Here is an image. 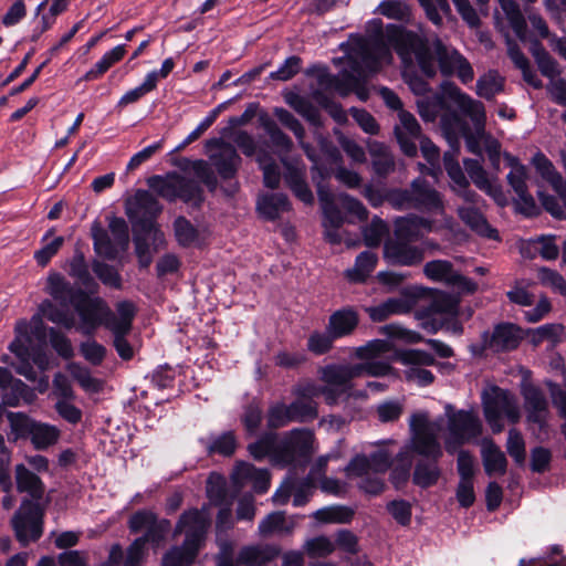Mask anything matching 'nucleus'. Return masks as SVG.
<instances>
[{"label":"nucleus","instance_id":"obj_1","mask_svg":"<svg viewBox=\"0 0 566 566\" xmlns=\"http://www.w3.org/2000/svg\"><path fill=\"white\" fill-rule=\"evenodd\" d=\"M388 42L395 48L402 62L411 63L412 56L421 71L429 77L437 73L436 61L444 75H455L463 84L471 83L474 71L470 62L455 49L444 45L439 39L429 46L423 39L412 32L392 29Z\"/></svg>","mask_w":566,"mask_h":566},{"label":"nucleus","instance_id":"obj_2","mask_svg":"<svg viewBox=\"0 0 566 566\" xmlns=\"http://www.w3.org/2000/svg\"><path fill=\"white\" fill-rule=\"evenodd\" d=\"M443 424L444 420L442 418L431 421L427 412H416L410 417L409 449L432 460L419 461L415 467L412 480L420 488L426 489L434 485L441 475L437 461L442 457L439 433Z\"/></svg>","mask_w":566,"mask_h":566},{"label":"nucleus","instance_id":"obj_3","mask_svg":"<svg viewBox=\"0 0 566 566\" xmlns=\"http://www.w3.org/2000/svg\"><path fill=\"white\" fill-rule=\"evenodd\" d=\"M17 491L28 494L12 517V526L17 538L25 546L36 541L42 534V510L38 503L45 493V485L38 474L20 463L14 467Z\"/></svg>","mask_w":566,"mask_h":566},{"label":"nucleus","instance_id":"obj_4","mask_svg":"<svg viewBox=\"0 0 566 566\" xmlns=\"http://www.w3.org/2000/svg\"><path fill=\"white\" fill-rule=\"evenodd\" d=\"M446 94L464 115L470 117L473 124V132L462 128L468 149L473 154H480V143H484L490 160L493 165L497 166L500 161V144L485 133L486 115L484 105L452 84L446 87Z\"/></svg>","mask_w":566,"mask_h":566},{"label":"nucleus","instance_id":"obj_5","mask_svg":"<svg viewBox=\"0 0 566 566\" xmlns=\"http://www.w3.org/2000/svg\"><path fill=\"white\" fill-rule=\"evenodd\" d=\"M389 203L399 210L415 209L443 217L444 227L451 229L453 220L444 216L442 196L422 178L415 179L410 189L394 190L388 195Z\"/></svg>","mask_w":566,"mask_h":566},{"label":"nucleus","instance_id":"obj_6","mask_svg":"<svg viewBox=\"0 0 566 566\" xmlns=\"http://www.w3.org/2000/svg\"><path fill=\"white\" fill-rule=\"evenodd\" d=\"M15 339L10 344V350L18 357L19 364L14 367L17 373L29 380H35L36 374L30 365L32 360L41 370L49 367V356L40 343L30 332L25 321H21L15 327ZM45 342L43 343V345Z\"/></svg>","mask_w":566,"mask_h":566},{"label":"nucleus","instance_id":"obj_7","mask_svg":"<svg viewBox=\"0 0 566 566\" xmlns=\"http://www.w3.org/2000/svg\"><path fill=\"white\" fill-rule=\"evenodd\" d=\"M447 432L444 448L447 452L454 453L464 443L479 437L482 432V423L479 416L471 410H453L446 407Z\"/></svg>","mask_w":566,"mask_h":566},{"label":"nucleus","instance_id":"obj_8","mask_svg":"<svg viewBox=\"0 0 566 566\" xmlns=\"http://www.w3.org/2000/svg\"><path fill=\"white\" fill-rule=\"evenodd\" d=\"M293 394L295 400L290 405V411L295 421L304 422L314 419L317 416V406L315 397L324 396L327 405L334 406L339 402L340 391L329 387H319L314 382H304L298 385Z\"/></svg>","mask_w":566,"mask_h":566},{"label":"nucleus","instance_id":"obj_9","mask_svg":"<svg viewBox=\"0 0 566 566\" xmlns=\"http://www.w3.org/2000/svg\"><path fill=\"white\" fill-rule=\"evenodd\" d=\"M484 416L493 432L504 429L503 418L515 423L521 418L517 399L507 390L494 388L484 399Z\"/></svg>","mask_w":566,"mask_h":566},{"label":"nucleus","instance_id":"obj_10","mask_svg":"<svg viewBox=\"0 0 566 566\" xmlns=\"http://www.w3.org/2000/svg\"><path fill=\"white\" fill-rule=\"evenodd\" d=\"M352 57L359 64V67L366 72H376L382 65L390 64L392 55L388 44L381 36L375 35L369 39H359L355 43Z\"/></svg>","mask_w":566,"mask_h":566},{"label":"nucleus","instance_id":"obj_11","mask_svg":"<svg viewBox=\"0 0 566 566\" xmlns=\"http://www.w3.org/2000/svg\"><path fill=\"white\" fill-rule=\"evenodd\" d=\"M395 358L407 366L405 378L407 381L415 382L418 386H428L433 382V374L422 368V366H431L434 364V357L424 350L406 349L397 352Z\"/></svg>","mask_w":566,"mask_h":566},{"label":"nucleus","instance_id":"obj_12","mask_svg":"<svg viewBox=\"0 0 566 566\" xmlns=\"http://www.w3.org/2000/svg\"><path fill=\"white\" fill-rule=\"evenodd\" d=\"M209 525L210 514L207 509H192L180 516L175 528V535L185 534V542L187 545H192L200 549L206 538Z\"/></svg>","mask_w":566,"mask_h":566},{"label":"nucleus","instance_id":"obj_13","mask_svg":"<svg viewBox=\"0 0 566 566\" xmlns=\"http://www.w3.org/2000/svg\"><path fill=\"white\" fill-rule=\"evenodd\" d=\"M390 347V344L386 340L374 339L365 346L357 348L356 356L366 360L364 363L355 364L356 368L359 369V377H381L390 374L391 366L388 363L371 359L379 354L389 352Z\"/></svg>","mask_w":566,"mask_h":566},{"label":"nucleus","instance_id":"obj_14","mask_svg":"<svg viewBox=\"0 0 566 566\" xmlns=\"http://www.w3.org/2000/svg\"><path fill=\"white\" fill-rule=\"evenodd\" d=\"M317 196L324 214L325 238L331 243H339L343 240L339 229L345 222V218L335 203V195L318 182Z\"/></svg>","mask_w":566,"mask_h":566},{"label":"nucleus","instance_id":"obj_15","mask_svg":"<svg viewBox=\"0 0 566 566\" xmlns=\"http://www.w3.org/2000/svg\"><path fill=\"white\" fill-rule=\"evenodd\" d=\"M46 317L52 323L61 325L71 329L75 325L74 315L65 308L56 307L51 301H43L39 307V313L35 314L27 324L31 334L40 342H45V327L42 317Z\"/></svg>","mask_w":566,"mask_h":566},{"label":"nucleus","instance_id":"obj_16","mask_svg":"<svg viewBox=\"0 0 566 566\" xmlns=\"http://www.w3.org/2000/svg\"><path fill=\"white\" fill-rule=\"evenodd\" d=\"M206 148L212 165L216 167L221 178H232L241 164V158L235 148L217 138L207 140Z\"/></svg>","mask_w":566,"mask_h":566},{"label":"nucleus","instance_id":"obj_17","mask_svg":"<svg viewBox=\"0 0 566 566\" xmlns=\"http://www.w3.org/2000/svg\"><path fill=\"white\" fill-rule=\"evenodd\" d=\"M74 307L81 318L78 329L84 334H91L101 324L106 326V321L111 317L109 307L99 297L83 296Z\"/></svg>","mask_w":566,"mask_h":566},{"label":"nucleus","instance_id":"obj_18","mask_svg":"<svg viewBox=\"0 0 566 566\" xmlns=\"http://www.w3.org/2000/svg\"><path fill=\"white\" fill-rule=\"evenodd\" d=\"M313 434L308 430H293L289 438L279 444L280 452L275 454L277 464H291L298 458H307L311 454Z\"/></svg>","mask_w":566,"mask_h":566},{"label":"nucleus","instance_id":"obj_19","mask_svg":"<svg viewBox=\"0 0 566 566\" xmlns=\"http://www.w3.org/2000/svg\"><path fill=\"white\" fill-rule=\"evenodd\" d=\"M358 368H356L355 364H344V365H328L322 368L321 378L325 384L324 387L334 388L337 391H340L339 400L345 397L346 400H349L354 394L352 390L350 381L354 378L359 377Z\"/></svg>","mask_w":566,"mask_h":566},{"label":"nucleus","instance_id":"obj_20","mask_svg":"<svg viewBox=\"0 0 566 566\" xmlns=\"http://www.w3.org/2000/svg\"><path fill=\"white\" fill-rule=\"evenodd\" d=\"M406 239H388L384 245V258L388 263L402 266H411L423 260V250L417 245L410 244Z\"/></svg>","mask_w":566,"mask_h":566},{"label":"nucleus","instance_id":"obj_21","mask_svg":"<svg viewBox=\"0 0 566 566\" xmlns=\"http://www.w3.org/2000/svg\"><path fill=\"white\" fill-rule=\"evenodd\" d=\"M398 119L399 122L395 126V135L400 148L407 156H415L417 154L416 140L421 138L420 125L416 117L405 109H400Z\"/></svg>","mask_w":566,"mask_h":566},{"label":"nucleus","instance_id":"obj_22","mask_svg":"<svg viewBox=\"0 0 566 566\" xmlns=\"http://www.w3.org/2000/svg\"><path fill=\"white\" fill-rule=\"evenodd\" d=\"M521 342L518 328L513 324H500L492 334L483 335V349L492 352H507L515 349Z\"/></svg>","mask_w":566,"mask_h":566},{"label":"nucleus","instance_id":"obj_23","mask_svg":"<svg viewBox=\"0 0 566 566\" xmlns=\"http://www.w3.org/2000/svg\"><path fill=\"white\" fill-rule=\"evenodd\" d=\"M437 229L433 220L417 214H408L395 220L394 234L398 239L416 241L424 233L437 231Z\"/></svg>","mask_w":566,"mask_h":566},{"label":"nucleus","instance_id":"obj_24","mask_svg":"<svg viewBox=\"0 0 566 566\" xmlns=\"http://www.w3.org/2000/svg\"><path fill=\"white\" fill-rule=\"evenodd\" d=\"M464 168L472 182L486 195L491 196L499 205L503 206L506 198L501 186L495 179H491L482 165L475 159L464 160Z\"/></svg>","mask_w":566,"mask_h":566},{"label":"nucleus","instance_id":"obj_25","mask_svg":"<svg viewBox=\"0 0 566 566\" xmlns=\"http://www.w3.org/2000/svg\"><path fill=\"white\" fill-rule=\"evenodd\" d=\"M507 182L516 195V205L525 216H533L536 212V203L527 188V168L517 167L507 175Z\"/></svg>","mask_w":566,"mask_h":566},{"label":"nucleus","instance_id":"obj_26","mask_svg":"<svg viewBox=\"0 0 566 566\" xmlns=\"http://www.w3.org/2000/svg\"><path fill=\"white\" fill-rule=\"evenodd\" d=\"M232 481L238 489L251 482L258 493H264L270 486V474L265 469H256L250 463L240 462L233 470Z\"/></svg>","mask_w":566,"mask_h":566},{"label":"nucleus","instance_id":"obj_27","mask_svg":"<svg viewBox=\"0 0 566 566\" xmlns=\"http://www.w3.org/2000/svg\"><path fill=\"white\" fill-rule=\"evenodd\" d=\"M527 421L544 428L548 416V401L544 392L532 385L523 389Z\"/></svg>","mask_w":566,"mask_h":566},{"label":"nucleus","instance_id":"obj_28","mask_svg":"<svg viewBox=\"0 0 566 566\" xmlns=\"http://www.w3.org/2000/svg\"><path fill=\"white\" fill-rule=\"evenodd\" d=\"M413 304V300L408 296L391 297L379 305L365 307V312L371 321L382 322L391 315L408 313Z\"/></svg>","mask_w":566,"mask_h":566},{"label":"nucleus","instance_id":"obj_29","mask_svg":"<svg viewBox=\"0 0 566 566\" xmlns=\"http://www.w3.org/2000/svg\"><path fill=\"white\" fill-rule=\"evenodd\" d=\"M481 457L488 475H504L507 461L504 452L491 439H483Z\"/></svg>","mask_w":566,"mask_h":566},{"label":"nucleus","instance_id":"obj_30","mask_svg":"<svg viewBox=\"0 0 566 566\" xmlns=\"http://www.w3.org/2000/svg\"><path fill=\"white\" fill-rule=\"evenodd\" d=\"M532 164L542 178L549 182L553 189L566 202V182L555 169L553 163L543 153L538 151L534 155Z\"/></svg>","mask_w":566,"mask_h":566},{"label":"nucleus","instance_id":"obj_31","mask_svg":"<svg viewBox=\"0 0 566 566\" xmlns=\"http://www.w3.org/2000/svg\"><path fill=\"white\" fill-rule=\"evenodd\" d=\"M359 322L358 314L353 308H342L329 316L327 329L337 339L350 335Z\"/></svg>","mask_w":566,"mask_h":566},{"label":"nucleus","instance_id":"obj_32","mask_svg":"<svg viewBox=\"0 0 566 566\" xmlns=\"http://www.w3.org/2000/svg\"><path fill=\"white\" fill-rule=\"evenodd\" d=\"M296 526L295 517H286L284 512H273L265 516L259 524V534L269 536L274 533L290 535Z\"/></svg>","mask_w":566,"mask_h":566},{"label":"nucleus","instance_id":"obj_33","mask_svg":"<svg viewBox=\"0 0 566 566\" xmlns=\"http://www.w3.org/2000/svg\"><path fill=\"white\" fill-rule=\"evenodd\" d=\"M277 552L270 546H243L237 556L235 564L243 566H263L276 556Z\"/></svg>","mask_w":566,"mask_h":566},{"label":"nucleus","instance_id":"obj_34","mask_svg":"<svg viewBox=\"0 0 566 566\" xmlns=\"http://www.w3.org/2000/svg\"><path fill=\"white\" fill-rule=\"evenodd\" d=\"M459 218L474 232L480 235L495 239L497 237L496 230L492 229L483 214L473 207L458 208Z\"/></svg>","mask_w":566,"mask_h":566},{"label":"nucleus","instance_id":"obj_35","mask_svg":"<svg viewBox=\"0 0 566 566\" xmlns=\"http://www.w3.org/2000/svg\"><path fill=\"white\" fill-rule=\"evenodd\" d=\"M284 99L297 114L315 126L321 125V114L316 106L305 96L294 92L284 95Z\"/></svg>","mask_w":566,"mask_h":566},{"label":"nucleus","instance_id":"obj_36","mask_svg":"<svg viewBox=\"0 0 566 566\" xmlns=\"http://www.w3.org/2000/svg\"><path fill=\"white\" fill-rule=\"evenodd\" d=\"M258 210L266 219L273 220L290 210V202L283 193L264 195L258 199Z\"/></svg>","mask_w":566,"mask_h":566},{"label":"nucleus","instance_id":"obj_37","mask_svg":"<svg viewBox=\"0 0 566 566\" xmlns=\"http://www.w3.org/2000/svg\"><path fill=\"white\" fill-rule=\"evenodd\" d=\"M36 395L20 379H14L2 391V402L6 406L17 407L21 402L31 403Z\"/></svg>","mask_w":566,"mask_h":566},{"label":"nucleus","instance_id":"obj_38","mask_svg":"<svg viewBox=\"0 0 566 566\" xmlns=\"http://www.w3.org/2000/svg\"><path fill=\"white\" fill-rule=\"evenodd\" d=\"M45 291L54 300L63 304L73 303L74 301L75 290L70 282H67L65 277L57 272L49 274Z\"/></svg>","mask_w":566,"mask_h":566},{"label":"nucleus","instance_id":"obj_39","mask_svg":"<svg viewBox=\"0 0 566 566\" xmlns=\"http://www.w3.org/2000/svg\"><path fill=\"white\" fill-rule=\"evenodd\" d=\"M117 315L111 312L106 321V327L111 332H130L132 322L135 316V305L132 302L123 301L116 306Z\"/></svg>","mask_w":566,"mask_h":566},{"label":"nucleus","instance_id":"obj_40","mask_svg":"<svg viewBox=\"0 0 566 566\" xmlns=\"http://www.w3.org/2000/svg\"><path fill=\"white\" fill-rule=\"evenodd\" d=\"M149 187L161 198L172 201L178 198L181 187L179 175H167L166 177L154 176L148 180Z\"/></svg>","mask_w":566,"mask_h":566},{"label":"nucleus","instance_id":"obj_41","mask_svg":"<svg viewBox=\"0 0 566 566\" xmlns=\"http://www.w3.org/2000/svg\"><path fill=\"white\" fill-rule=\"evenodd\" d=\"M273 114L285 127H287L290 130L294 133L295 137L298 139L301 147L304 149L306 156L312 161H315L312 147L308 144L304 143L305 129L300 123V120L296 117H294L292 113L282 107L274 108Z\"/></svg>","mask_w":566,"mask_h":566},{"label":"nucleus","instance_id":"obj_42","mask_svg":"<svg viewBox=\"0 0 566 566\" xmlns=\"http://www.w3.org/2000/svg\"><path fill=\"white\" fill-rule=\"evenodd\" d=\"M95 252L106 259H115L122 249L116 241L98 223L92 227Z\"/></svg>","mask_w":566,"mask_h":566},{"label":"nucleus","instance_id":"obj_43","mask_svg":"<svg viewBox=\"0 0 566 566\" xmlns=\"http://www.w3.org/2000/svg\"><path fill=\"white\" fill-rule=\"evenodd\" d=\"M354 510L345 505H331L313 513V518L321 523L347 524L354 517Z\"/></svg>","mask_w":566,"mask_h":566},{"label":"nucleus","instance_id":"obj_44","mask_svg":"<svg viewBox=\"0 0 566 566\" xmlns=\"http://www.w3.org/2000/svg\"><path fill=\"white\" fill-rule=\"evenodd\" d=\"M125 45L120 44L106 52L103 57L97 61L94 66L85 73L84 81H93L106 73L116 62L120 61L125 55Z\"/></svg>","mask_w":566,"mask_h":566},{"label":"nucleus","instance_id":"obj_45","mask_svg":"<svg viewBox=\"0 0 566 566\" xmlns=\"http://www.w3.org/2000/svg\"><path fill=\"white\" fill-rule=\"evenodd\" d=\"M503 12L509 20L511 28L518 39H526V21L520 10L518 4L514 0H497Z\"/></svg>","mask_w":566,"mask_h":566},{"label":"nucleus","instance_id":"obj_46","mask_svg":"<svg viewBox=\"0 0 566 566\" xmlns=\"http://www.w3.org/2000/svg\"><path fill=\"white\" fill-rule=\"evenodd\" d=\"M504 78L496 71H489L476 81V94L485 99H492L503 91Z\"/></svg>","mask_w":566,"mask_h":566},{"label":"nucleus","instance_id":"obj_47","mask_svg":"<svg viewBox=\"0 0 566 566\" xmlns=\"http://www.w3.org/2000/svg\"><path fill=\"white\" fill-rule=\"evenodd\" d=\"M30 437L34 448L41 450L54 444L60 437V431L54 426L35 421L31 427Z\"/></svg>","mask_w":566,"mask_h":566},{"label":"nucleus","instance_id":"obj_48","mask_svg":"<svg viewBox=\"0 0 566 566\" xmlns=\"http://www.w3.org/2000/svg\"><path fill=\"white\" fill-rule=\"evenodd\" d=\"M377 264V255L373 252H361L353 269L346 271V276L353 282H363L374 271Z\"/></svg>","mask_w":566,"mask_h":566},{"label":"nucleus","instance_id":"obj_49","mask_svg":"<svg viewBox=\"0 0 566 566\" xmlns=\"http://www.w3.org/2000/svg\"><path fill=\"white\" fill-rule=\"evenodd\" d=\"M198 551L199 548L184 542L181 547H174L165 554L163 566H190Z\"/></svg>","mask_w":566,"mask_h":566},{"label":"nucleus","instance_id":"obj_50","mask_svg":"<svg viewBox=\"0 0 566 566\" xmlns=\"http://www.w3.org/2000/svg\"><path fill=\"white\" fill-rule=\"evenodd\" d=\"M375 171L385 176L394 169V159L384 144L373 142L368 145Z\"/></svg>","mask_w":566,"mask_h":566},{"label":"nucleus","instance_id":"obj_51","mask_svg":"<svg viewBox=\"0 0 566 566\" xmlns=\"http://www.w3.org/2000/svg\"><path fill=\"white\" fill-rule=\"evenodd\" d=\"M423 272L430 280L444 282L447 284H451L457 274L452 264L444 260H434L428 262L423 266Z\"/></svg>","mask_w":566,"mask_h":566},{"label":"nucleus","instance_id":"obj_52","mask_svg":"<svg viewBox=\"0 0 566 566\" xmlns=\"http://www.w3.org/2000/svg\"><path fill=\"white\" fill-rule=\"evenodd\" d=\"M53 234L54 229L51 228L42 239V241L45 242L44 245L34 253V259L41 266H45L50 260L59 252L64 243L63 237H55L48 242V240L53 237Z\"/></svg>","mask_w":566,"mask_h":566},{"label":"nucleus","instance_id":"obj_53","mask_svg":"<svg viewBox=\"0 0 566 566\" xmlns=\"http://www.w3.org/2000/svg\"><path fill=\"white\" fill-rule=\"evenodd\" d=\"M157 82H158V73L156 71L149 72L146 75L144 82L139 86L126 92L120 97L118 105L126 106L128 104L137 102L144 95L154 91L157 86Z\"/></svg>","mask_w":566,"mask_h":566},{"label":"nucleus","instance_id":"obj_54","mask_svg":"<svg viewBox=\"0 0 566 566\" xmlns=\"http://www.w3.org/2000/svg\"><path fill=\"white\" fill-rule=\"evenodd\" d=\"M175 237L182 247H190L199 243L200 234L198 230L184 217L176 219L174 223Z\"/></svg>","mask_w":566,"mask_h":566},{"label":"nucleus","instance_id":"obj_55","mask_svg":"<svg viewBox=\"0 0 566 566\" xmlns=\"http://www.w3.org/2000/svg\"><path fill=\"white\" fill-rule=\"evenodd\" d=\"M377 12L388 19L407 21L410 17V7L402 0H384L379 3Z\"/></svg>","mask_w":566,"mask_h":566},{"label":"nucleus","instance_id":"obj_56","mask_svg":"<svg viewBox=\"0 0 566 566\" xmlns=\"http://www.w3.org/2000/svg\"><path fill=\"white\" fill-rule=\"evenodd\" d=\"M67 370L85 391L97 392L101 390L102 382L94 378L86 367L72 363L67 366Z\"/></svg>","mask_w":566,"mask_h":566},{"label":"nucleus","instance_id":"obj_57","mask_svg":"<svg viewBox=\"0 0 566 566\" xmlns=\"http://www.w3.org/2000/svg\"><path fill=\"white\" fill-rule=\"evenodd\" d=\"M207 495L214 505L231 503L227 497L226 481L217 473H211L207 480Z\"/></svg>","mask_w":566,"mask_h":566},{"label":"nucleus","instance_id":"obj_58","mask_svg":"<svg viewBox=\"0 0 566 566\" xmlns=\"http://www.w3.org/2000/svg\"><path fill=\"white\" fill-rule=\"evenodd\" d=\"M303 549L311 558L326 557L335 551V544L327 536L321 535L307 539Z\"/></svg>","mask_w":566,"mask_h":566},{"label":"nucleus","instance_id":"obj_59","mask_svg":"<svg viewBox=\"0 0 566 566\" xmlns=\"http://www.w3.org/2000/svg\"><path fill=\"white\" fill-rule=\"evenodd\" d=\"M249 452L255 460H261L269 455L273 462L277 463L274 457L280 452V448L275 442L274 436H266L251 443L249 446Z\"/></svg>","mask_w":566,"mask_h":566},{"label":"nucleus","instance_id":"obj_60","mask_svg":"<svg viewBox=\"0 0 566 566\" xmlns=\"http://www.w3.org/2000/svg\"><path fill=\"white\" fill-rule=\"evenodd\" d=\"M69 274L74 277L78 284L90 289L95 285L93 277L90 274L87 264L82 253H75L70 262Z\"/></svg>","mask_w":566,"mask_h":566},{"label":"nucleus","instance_id":"obj_61","mask_svg":"<svg viewBox=\"0 0 566 566\" xmlns=\"http://www.w3.org/2000/svg\"><path fill=\"white\" fill-rule=\"evenodd\" d=\"M256 160L263 171L265 186L272 189L276 188L280 184L281 175L272 157L265 153H259Z\"/></svg>","mask_w":566,"mask_h":566},{"label":"nucleus","instance_id":"obj_62","mask_svg":"<svg viewBox=\"0 0 566 566\" xmlns=\"http://www.w3.org/2000/svg\"><path fill=\"white\" fill-rule=\"evenodd\" d=\"M336 338L328 332H313L307 339V349L314 355H323L331 350Z\"/></svg>","mask_w":566,"mask_h":566},{"label":"nucleus","instance_id":"obj_63","mask_svg":"<svg viewBox=\"0 0 566 566\" xmlns=\"http://www.w3.org/2000/svg\"><path fill=\"white\" fill-rule=\"evenodd\" d=\"M564 333V326L560 324H545L531 332V339L534 345L543 340L553 343L559 342Z\"/></svg>","mask_w":566,"mask_h":566},{"label":"nucleus","instance_id":"obj_64","mask_svg":"<svg viewBox=\"0 0 566 566\" xmlns=\"http://www.w3.org/2000/svg\"><path fill=\"white\" fill-rule=\"evenodd\" d=\"M537 276L543 285L562 294L563 296H566V281L558 272L548 268H541Z\"/></svg>","mask_w":566,"mask_h":566}]
</instances>
